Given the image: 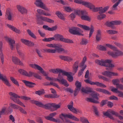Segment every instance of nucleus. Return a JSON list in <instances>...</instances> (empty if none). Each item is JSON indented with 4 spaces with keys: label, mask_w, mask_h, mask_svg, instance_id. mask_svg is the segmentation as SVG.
<instances>
[{
    "label": "nucleus",
    "mask_w": 123,
    "mask_h": 123,
    "mask_svg": "<svg viewBox=\"0 0 123 123\" xmlns=\"http://www.w3.org/2000/svg\"><path fill=\"white\" fill-rule=\"evenodd\" d=\"M18 71L20 74L26 76L31 77L33 76L35 77L38 79H42L41 77L40 76L37 74L31 71H29L28 72L22 69H19Z\"/></svg>",
    "instance_id": "1"
},
{
    "label": "nucleus",
    "mask_w": 123,
    "mask_h": 123,
    "mask_svg": "<svg viewBox=\"0 0 123 123\" xmlns=\"http://www.w3.org/2000/svg\"><path fill=\"white\" fill-rule=\"evenodd\" d=\"M9 95L11 96V99L15 103L24 107H25V105L17 98H20V97L18 96L17 94L14 93L10 92Z\"/></svg>",
    "instance_id": "2"
},
{
    "label": "nucleus",
    "mask_w": 123,
    "mask_h": 123,
    "mask_svg": "<svg viewBox=\"0 0 123 123\" xmlns=\"http://www.w3.org/2000/svg\"><path fill=\"white\" fill-rule=\"evenodd\" d=\"M52 80L56 81L57 80L60 83H61L66 87L69 86V84L67 83V81L63 78L62 76L60 74H58V77L56 79L53 78V79Z\"/></svg>",
    "instance_id": "3"
},
{
    "label": "nucleus",
    "mask_w": 123,
    "mask_h": 123,
    "mask_svg": "<svg viewBox=\"0 0 123 123\" xmlns=\"http://www.w3.org/2000/svg\"><path fill=\"white\" fill-rule=\"evenodd\" d=\"M63 117L64 118H68L77 121H79V119L70 113L68 114L62 113L60 115L59 117L62 120L63 119Z\"/></svg>",
    "instance_id": "4"
},
{
    "label": "nucleus",
    "mask_w": 123,
    "mask_h": 123,
    "mask_svg": "<svg viewBox=\"0 0 123 123\" xmlns=\"http://www.w3.org/2000/svg\"><path fill=\"white\" fill-rule=\"evenodd\" d=\"M121 22L119 21H114L111 22H107L106 23V25L111 27L112 29L115 30L116 28L114 26L115 25H119L121 23Z\"/></svg>",
    "instance_id": "5"
},
{
    "label": "nucleus",
    "mask_w": 123,
    "mask_h": 123,
    "mask_svg": "<svg viewBox=\"0 0 123 123\" xmlns=\"http://www.w3.org/2000/svg\"><path fill=\"white\" fill-rule=\"evenodd\" d=\"M34 4L37 7H40L41 8L47 11H49L48 8L45 6V5L42 1V0H35Z\"/></svg>",
    "instance_id": "6"
},
{
    "label": "nucleus",
    "mask_w": 123,
    "mask_h": 123,
    "mask_svg": "<svg viewBox=\"0 0 123 123\" xmlns=\"http://www.w3.org/2000/svg\"><path fill=\"white\" fill-rule=\"evenodd\" d=\"M55 38L59 39L61 41L65 43H73V42L72 40L64 38L62 35L57 34L55 35Z\"/></svg>",
    "instance_id": "7"
},
{
    "label": "nucleus",
    "mask_w": 123,
    "mask_h": 123,
    "mask_svg": "<svg viewBox=\"0 0 123 123\" xmlns=\"http://www.w3.org/2000/svg\"><path fill=\"white\" fill-rule=\"evenodd\" d=\"M113 50L114 51V52L109 51L108 53L109 55H111L112 57H116L123 55V52L118 50L116 48V50Z\"/></svg>",
    "instance_id": "8"
},
{
    "label": "nucleus",
    "mask_w": 123,
    "mask_h": 123,
    "mask_svg": "<svg viewBox=\"0 0 123 123\" xmlns=\"http://www.w3.org/2000/svg\"><path fill=\"white\" fill-rule=\"evenodd\" d=\"M84 81L86 83L90 84L91 85H96L98 86H99L100 87H106V86L105 85H104L103 83H100L97 81L94 82L90 81L88 79L85 80Z\"/></svg>",
    "instance_id": "9"
},
{
    "label": "nucleus",
    "mask_w": 123,
    "mask_h": 123,
    "mask_svg": "<svg viewBox=\"0 0 123 123\" xmlns=\"http://www.w3.org/2000/svg\"><path fill=\"white\" fill-rule=\"evenodd\" d=\"M56 113L54 112L50 113L49 114L50 116H46L45 117V118L48 120H50L55 122L59 123L60 121L59 119H56L54 118L53 117L56 115Z\"/></svg>",
    "instance_id": "10"
},
{
    "label": "nucleus",
    "mask_w": 123,
    "mask_h": 123,
    "mask_svg": "<svg viewBox=\"0 0 123 123\" xmlns=\"http://www.w3.org/2000/svg\"><path fill=\"white\" fill-rule=\"evenodd\" d=\"M102 74L106 76L109 78H111L112 76H117L118 74L117 73L112 72L109 71H105L102 72Z\"/></svg>",
    "instance_id": "11"
},
{
    "label": "nucleus",
    "mask_w": 123,
    "mask_h": 123,
    "mask_svg": "<svg viewBox=\"0 0 123 123\" xmlns=\"http://www.w3.org/2000/svg\"><path fill=\"white\" fill-rule=\"evenodd\" d=\"M77 26L86 31L90 30V31H94V27L92 25H91L90 28L89 26L86 25H81L80 24H78Z\"/></svg>",
    "instance_id": "12"
},
{
    "label": "nucleus",
    "mask_w": 123,
    "mask_h": 123,
    "mask_svg": "<svg viewBox=\"0 0 123 123\" xmlns=\"http://www.w3.org/2000/svg\"><path fill=\"white\" fill-rule=\"evenodd\" d=\"M71 105H68L67 106L68 108L71 111L76 114L78 112L80 113V111L79 110H76L73 107V101L70 102Z\"/></svg>",
    "instance_id": "13"
},
{
    "label": "nucleus",
    "mask_w": 123,
    "mask_h": 123,
    "mask_svg": "<svg viewBox=\"0 0 123 123\" xmlns=\"http://www.w3.org/2000/svg\"><path fill=\"white\" fill-rule=\"evenodd\" d=\"M123 1V0H111L113 3H115L113 6L112 9L114 10L117 9V7Z\"/></svg>",
    "instance_id": "14"
},
{
    "label": "nucleus",
    "mask_w": 123,
    "mask_h": 123,
    "mask_svg": "<svg viewBox=\"0 0 123 123\" xmlns=\"http://www.w3.org/2000/svg\"><path fill=\"white\" fill-rule=\"evenodd\" d=\"M12 60L13 62L15 64L23 66V63L18 58L14 56H12Z\"/></svg>",
    "instance_id": "15"
},
{
    "label": "nucleus",
    "mask_w": 123,
    "mask_h": 123,
    "mask_svg": "<svg viewBox=\"0 0 123 123\" xmlns=\"http://www.w3.org/2000/svg\"><path fill=\"white\" fill-rule=\"evenodd\" d=\"M6 41H8L9 43V44L10 47L12 50H13L14 48V46L15 44V42L14 40L11 38L6 37Z\"/></svg>",
    "instance_id": "16"
},
{
    "label": "nucleus",
    "mask_w": 123,
    "mask_h": 123,
    "mask_svg": "<svg viewBox=\"0 0 123 123\" xmlns=\"http://www.w3.org/2000/svg\"><path fill=\"white\" fill-rule=\"evenodd\" d=\"M22 81L25 84L26 86L30 88H33L36 85V84L34 83L26 80H22Z\"/></svg>",
    "instance_id": "17"
},
{
    "label": "nucleus",
    "mask_w": 123,
    "mask_h": 123,
    "mask_svg": "<svg viewBox=\"0 0 123 123\" xmlns=\"http://www.w3.org/2000/svg\"><path fill=\"white\" fill-rule=\"evenodd\" d=\"M21 41L23 43L28 46H31L34 45L33 43L26 40L22 39Z\"/></svg>",
    "instance_id": "18"
},
{
    "label": "nucleus",
    "mask_w": 123,
    "mask_h": 123,
    "mask_svg": "<svg viewBox=\"0 0 123 123\" xmlns=\"http://www.w3.org/2000/svg\"><path fill=\"white\" fill-rule=\"evenodd\" d=\"M21 41L23 43L28 46H31L34 45L33 43L26 40L22 39Z\"/></svg>",
    "instance_id": "19"
},
{
    "label": "nucleus",
    "mask_w": 123,
    "mask_h": 123,
    "mask_svg": "<svg viewBox=\"0 0 123 123\" xmlns=\"http://www.w3.org/2000/svg\"><path fill=\"white\" fill-rule=\"evenodd\" d=\"M17 7L18 11L22 14H24L27 12L26 9L23 6L18 5L17 6Z\"/></svg>",
    "instance_id": "20"
},
{
    "label": "nucleus",
    "mask_w": 123,
    "mask_h": 123,
    "mask_svg": "<svg viewBox=\"0 0 123 123\" xmlns=\"http://www.w3.org/2000/svg\"><path fill=\"white\" fill-rule=\"evenodd\" d=\"M109 6H107L103 8L102 7H99L98 13L99 14L103 13L107 11L109 8Z\"/></svg>",
    "instance_id": "21"
},
{
    "label": "nucleus",
    "mask_w": 123,
    "mask_h": 123,
    "mask_svg": "<svg viewBox=\"0 0 123 123\" xmlns=\"http://www.w3.org/2000/svg\"><path fill=\"white\" fill-rule=\"evenodd\" d=\"M2 43L1 42H0V51L1 52L0 53V58L2 63V64H3L4 63V56L2 52Z\"/></svg>",
    "instance_id": "22"
},
{
    "label": "nucleus",
    "mask_w": 123,
    "mask_h": 123,
    "mask_svg": "<svg viewBox=\"0 0 123 123\" xmlns=\"http://www.w3.org/2000/svg\"><path fill=\"white\" fill-rule=\"evenodd\" d=\"M96 90L98 92L103 93H104L108 95H111V93L108 91L104 89H102L100 88H97Z\"/></svg>",
    "instance_id": "23"
},
{
    "label": "nucleus",
    "mask_w": 123,
    "mask_h": 123,
    "mask_svg": "<svg viewBox=\"0 0 123 123\" xmlns=\"http://www.w3.org/2000/svg\"><path fill=\"white\" fill-rule=\"evenodd\" d=\"M88 8L94 12L98 11H99V7H95V6L92 4L90 3Z\"/></svg>",
    "instance_id": "24"
},
{
    "label": "nucleus",
    "mask_w": 123,
    "mask_h": 123,
    "mask_svg": "<svg viewBox=\"0 0 123 123\" xmlns=\"http://www.w3.org/2000/svg\"><path fill=\"white\" fill-rule=\"evenodd\" d=\"M37 12L40 14L46 16H50L51 15L50 13L48 12L45 13L44 11L42 9H37Z\"/></svg>",
    "instance_id": "25"
},
{
    "label": "nucleus",
    "mask_w": 123,
    "mask_h": 123,
    "mask_svg": "<svg viewBox=\"0 0 123 123\" xmlns=\"http://www.w3.org/2000/svg\"><path fill=\"white\" fill-rule=\"evenodd\" d=\"M79 63V61L76 62L73 66V71L74 73H76L77 71L78 68V64Z\"/></svg>",
    "instance_id": "26"
},
{
    "label": "nucleus",
    "mask_w": 123,
    "mask_h": 123,
    "mask_svg": "<svg viewBox=\"0 0 123 123\" xmlns=\"http://www.w3.org/2000/svg\"><path fill=\"white\" fill-rule=\"evenodd\" d=\"M29 66L32 68L38 70H42L43 69V68L41 67L36 64H29Z\"/></svg>",
    "instance_id": "27"
},
{
    "label": "nucleus",
    "mask_w": 123,
    "mask_h": 123,
    "mask_svg": "<svg viewBox=\"0 0 123 123\" xmlns=\"http://www.w3.org/2000/svg\"><path fill=\"white\" fill-rule=\"evenodd\" d=\"M1 80L4 82V83L7 86H11L10 84L9 83L8 80L7 79L6 76H4L1 79Z\"/></svg>",
    "instance_id": "28"
},
{
    "label": "nucleus",
    "mask_w": 123,
    "mask_h": 123,
    "mask_svg": "<svg viewBox=\"0 0 123 123\" xmlns=\"http://www.w3.org/2000/svg\"><path fill=\"white\" fill-rule=\"evenodd\" d=\"M74 12L75 14L79 15H86L87 13L85 11H80L79 10L75 11Z\"/></svg>",
    "instance_id": "29"
},
{
    "label": "nucleus",
    "mask_w": 123,
    "mask_h": 123,
    "mask_svg": "<svg viewBox=\"0 0 123 123\" xmlns=\"http://www.w3.org/2000/svg\"><path fill=\"white\" fill-rule=\"evenodd\" d=\"M92 89L90 87H87L86 88H83L81 89V91L83 92L87 93L92 92Z\"/></svg>",
    "instance_id": "30"
},
{
    "label": "nucleus",
    "mask_w": 123,
    "mask_h": 123,
    "mask_svg": "<svg viewBox=\"0 0 123 123\" xmlns=\"http://www.w3.org/2000/svg\"><path fill=\"white\" fill-rule=\"evenodd\" d=\"M56 15L60 19L63 20H65V18L63 14L59 11H57L55 13Z\"/></svg>",
    "instance_id": "31"
},
{
    "label": "nucleus",
    "mask_w": 123,
    "mask_h": 123,
    "mask_svg": "<svg viewBox=\"0 0 123 123\" xmlns=\"http://www.w3.org/2000/svg\"><path fill=\"white\" fill-rule=\"evenodd\" d=\"M47 46L50 47L55 48V49L57 47H59L62 46L60 44H47Z\"/></svg>",
    "instance_id": "32"
},
{
    "label": "nucleus",
    "mask_w": 123,
    "mask_h": 123,
    "mask_svg": "<svg viewBox=\"0 0 123 123\" xmlns=\"http://www.w3.org/2000/svg\"><path fill=\"white\" fill-rule=\"evenodd\" d=\"M31 102L32 103L35 104L37 106L43 108V104L42 103L34 100H32Z\"/></svg>",
    "instance_id": "33"
},
{
    "label": "nucleus",
    "mask_w": 123,
    "mask_h": 123,
    "mask_svg": "<svg viewBox=\"0 0 123 123\" xmlns=\"http://www.w3.org/2000/svg\"><path fill=\"white\" fill-rule=\"evenodd\" d=\"M110 111H108V110L106 112H103V114L105 116H106L111 119H114V118L110 114Z\"/></svg>",
    "instance_id": "34"
},
{
    "label": "nucleus",
    "mask_w": 123,
    "mask_h": 123,
    "mask_svg": "<svg viewBox=\"0 0 123 123\" xmlns=\"http://www.w3.org/2000/svg\"><path fill=\"white\" fill-rule=\"evenodd\" d=\"M95 62L99 65L105 66V61L103 60H96L95 61Z\"/></svg>",
    "instance_id": "35"
},
{
    "label": "nucleus",
    "mask_w": 123,
    "mask_h": 123,
    "mask_svg": "<svg viewBox=\"0 0 123 123\" xmlns=\"http://www.w3.org/2000/svg\"><path fill=\"white\" fill-rule=\"evenodd\" d=\"M44 97L46 98H53L58 97L56 94H46L44 95Z\"/></svg>",
    "instance_id": "36"
},
{
    "label": "nucleus",
    "mask_w": 123,
    "mask_h": 123,
    "mask_svg": "<svg viewBox=\"0 0 123 123\" xmlns=\"http://www.w3.org/2000/svg\"><path fill=\"white\" fill-rule=\"evenodd\" d=\"M52 107H53L55 109V110H52V111L57 110V109L60 108L61 105V103H59L57 104L55 103H52Z\"/></svg>",
    "instance_id": "37"
},
{
    "label": "nucleus",
    "mask_w": 123,
    "mask_h": 123,
    "mask_svg": "<svg viewBox=\"0 0 123 123\" xmlns=\"http://www.w3.org/2000/svg\"><path fill=\"white\" fill-rule=\"evenodd\" d=\"M86 100L87 101L96 104L99 103V102L97 100H94V99L91 98H86Z\"/></svg>",
    "instance_id": "38"
},
{
    "label": "nucleus",
    "mask_w": 123,
    "mask_h": 123,
    "mask_svg": "<svg viewBox=\"0 0 123 123\" xmlns=\"http://www.w3.org/2000/svg\"><path fill=\"white\" fill-rule=\"evenodd\" d=\"M70 33L73 34L83 36V35L82 33L83 31H69Z\"/></svg>",
    "instance_id": "39"
},
{
    "label": "nucleus",
    "mask_w": 123,
    "mask_h": 123,
    "mask_svg": "<svg viewBox=\"0 0 123 123\" xmlns=\"http://www.w3.org/2000/svg\"><path fill=\"white\" fill-rule=\"evenodd\" d=\"M64 9L65 11L68 12H70L75 10L74 9L72 8L69 6H64Z\"/></svg>",
    "instance_id": "40"
},
{
    "label": "nucleus",
    "mask_w": 123,
    "mask_h": 123,
    "mask_svg": "<svg viewBox=\"0 0 123 123\" xmlns=\"http://www.w3.org/2000/svg\"><path fill=\"white\" fill-rule=\"evenodd\" d=\"M52 103H49L43 105V108L46 109H49L52 107Z\"/></svg>",
    "instance_id": "41"
},
{
    "label": "nucleus",
    "mask_w": 123,
    "mask_h": 123,
    "mask_svg": "<svg viewBox=\"0 0 123 123\" xmlns=\"http://www.w3.org/2000/svg\"><path fill=\"white\" fill-rule=\"evenodd\" d=\"M92 93L91 94L92 96L95 98H96L98 100V96L99 95V94L94 91H92Z\"/></svg>",
    "instance_id": "42"
},
{
    "label": "nucleus",
    "mask_w": 123,
    "mask_h": 123,
    "mask_svg": "<svg viewBox=\"0 0 123 123\" xmlns=\"http://www.w3.org/2000/svg\"><path fill=\"white\" fill-rule=\"evenodd\" d=\"M61 45L62 46L61 47L56 48V51L58 53H61L62 52L65 53L67 51H65L64 49L61 48L62 47V46L61 44Z\"/></svg>",
    "instance_id": "43"
},
{
    "label": "nucleus",
    "mask_w": 123,
    "mask_h": 123,
    "mask_svg": "<svg viewBox=\"0 0 123 123\" xmlns=\"http://www.w3.org/2000/svg\"><path fill=\"white\" fill-rule=\"evenodd\" d=\"M10 78L11 80L13 83L18 86H19V84L18 81L14 78L12 77H11Z\"/></svg>",
    "instance_id": "44"
},
{
    "label": "nucleus",
    "mask_w": 123,
    "mask_h": 123,
    "mask_svg": "<svg viewBox=\"0 0 123 123\" xmlns=\"http://www.w3.org/2000/svg\"><path fill=\"white\" fill-rule=\"evenodd\" d=\"M9 105L11 108L15 109H18L20 108L19 106L12 103H10Z\"/></svg>",
    "instance_id": "45"
},
{
    "label": "nucleus",
    "mask_w": 123,
    "mask_h": 123,
    "mask_svg": "<svg viewBox=\"0 0 123 123\" xmlns=\"http://www.w3.org/2000/svg\"><path fill=\"white\" fill-rule=\"evenodd\" d=\"M59 73L60 74V73H62V74L63 75L66 76H67L69 74V73L68 72L61 69H59Z\"/></svg>",
    "instance_id": "46"
},
{
    "label": "nucleus",
    "mask_w": 123,
    "mask_h": 123,
    "mask_svg": "<svg viewBox=\"0 0 123 123\" xmlns=\"http://www.w3.org/2000/svg\"><path fill=\"white\" fill-rule=\"evenodd\" d=\"M75 85L76 86V88L80 90L81 86V83L77 81L75 82Z\"/></svg>",
    "instance_id": "47"
},
{
    "label": "nucleus",
    "mask_w": 123,
    "mask_h": 123,
    "mask_svg": "<svg viewBox=\"0 0 123 123\" xmlns=\"http://www.w3.org/2000/svg\"><path fill=\"white\" fill-rule=\"evenodd\" d=\"M112 82L114 85H116L117 86L118 84H119V83H120V79H113L112 80Z\"/></svg>",
    "instance_id": "48"
},
{
    "label": "nucleus",
    "mask_w": 123,
    "mask_h": 123,
    "mask_svg": "<svg viewBox=\"0 0 123 123\" xmlns=\"http://www.w3.org/2000/svg\"><path fill=\"white\" fill-rule=\"evenodd\" d=\"M80 120L82 123H90L87 119L84 117H80Z\"/></svg>",
    "instance_id": "49"
},
{
    "label": "nucleus",
    "mask_w": 123,
    "mask_h": 123,
    "mask_svg": "<svg viewBox=\"0 0 123 123\" xmlns=\"http://www.w3.org/2000/svg\"><path fill=\"white\" fill-rule=\"evenodd\" d=\"M35 93L36 94L40 95L42 94H44L45 92L44 90L43 89L41 90L36 91L35 92Z\"/></svg>",
    "instance_id": "50"
},
{
    "label": "nucleus",
    "mask_w": 123,
    "mask_h": 123,
    "mask_svg": "<svg viewBox=\"0 0 123 123\" xmlns=\"http://www.w3.org/2000/svg\"><path fill=\"white\" fill-rule=\"evenodd\" d=\"M106 17V15L102 13L100 14V15H98L97 16V18L99 20H101L105 18Z\"/></svg>",
    "instance_id": "51"
},
{
    "label": "nucleus",
    "mask_w": 123,
    "mask_h": 123,
    "mask_svg": "<svg viewBox=\"0 0 123 123\" xmlns=\"http://www.w3.org/2000/svg\"><path fill=\"white\" fill-rule=\"evenodd\" d=\"M85 15H82V16L81 17V19L82 20L90 21V18L88 16Z\"/></svg>",
    "instance_id": "52"
},
{
    "label": "nucleus",
    "mask_w": 123,
    "mask_h": 123,
    "mask_svg": "<svg viewBox=\"0 0 123 123\" xmlns=\"http://www.w3.org/2000/svg\"><path fill=\"white\" fill-rule=\"evenodd\" d=\"M86 67V65H85L84 67H83L82 69L79 71L78 74V76H80L82 74L83 71Z\"/></svg>",
    "instance_id": "53"
},
{
    "label": "nucleus",
    "mask_w": 123,
    "mask_h": 123,
    "mask_svg": "<svg viewBox=\"0 0 123 123\" xmlns=\"http://www.w3.org/2000/svg\"><path fill=\"white\" fill-rule=\"evenodd\" d=\"M101 34L100 31H98L96 36V39L97 41H99L101 39Z\"/></svg>",
    "instance_id": "54"
},
{
    "label": "nucleus",
    "mask_w": 123,
    "mask_h": 123,
    "mask_svg": "<svg viewBox=\"0 0 123 123\" xmlns=\"http://www.w3.org/2000/svg\"><path fill=\"white\" fill-rule=\"evenodd\" d=\"M6 107H3L1 111H0V118L1 115H5L6 114Z\"/></svg>",
    "instance_id": "55"
},
{
    "label": "nucleus",
    "mask_w": 123,
    "mask_h": 123,
    "mask_svg": "<svg viewBox=\"0 0 123 123\" xmlns=\"http://www.w3.org/2000/svg\"><path fill=\"white\" fill-rule=\"evenodd\" d=\"M7 26L12 31H19L14 27L9 24L7 25Z\"/></svg>",
    "instance_id": "56"
},
{
    "label": "nucleus",
    "mask_w": 123,
    "mask_h": 123,
    "mask_svg": "<svg viewBox=\"0 0 123 123\" xmlns=\"http://www.w3.org/2000/svg\"><path fill=\"white\" fill-rule=\"evenodd\" d=\"M97 48L98 49L100 50L105 51L106 50V48L104 46L101 45H98L97 46Z\"/></svg>",
    "instance_id": "57"
},
{
    "label": "nucleus",
    "mask_w": 123,
    "mask_h": 123,
    "mask_svg": "<svg viewBox=\"0 0 123 123\" xmlns=\"http://www.w3.org/2000/svg\"><path fill=\"white\" fill-rule=\"evenodd\" d=\"M53 85V86L56 87L59 89H60V88L59 86L57 84L55 83L51 82H50V84H47V85Z\"/></svg>",
    "instance_id": "58"
},
{
    "label": "nucleus",
    "mask_w": 123,
    "mask_h": 123,
    "mask_svg": "<svg viewBox=\"0 0 123 123\" xmlns=\"http://www.w3.org/2000/svg\"><path fill=\"white\" fill-rule=\"evenodd\" d=\"M80 29L77 27H73L71 28H69L68 31H79Z\"/></svg>",
    "instance_id": "59"
},
{
    "label": "nucleus",
    "mask_w": 123,
    "mask_h": 123,
    "mask_svg": "<svg viewBox=\"0 0 123 123\" xmlns=\"http://www.w3.org/2000/svg\"><path fill=\"white\" fill-rule=\"evenodd\" d=\"M106 67V70H110L111 69V68H113L114 67V65L112 64H109L107 66H105Z\"/></svg>",
    "instance_id": "60"
},
{
    "label": "nucleus",
    "mask_w": 123,
    "mask_h": 123,
    "mask_svg": "<svg viewBox=\"0 0 123 123\" xmlns=\"http://www.w3.org/2000/svg\"><path fill=\"white\" fill-rule=\"evenodd\" d=\"M90 3L82 0V4L88 7Z\"/></svg>",
    "instance_id": "61"
},
{
    "label": "nucleus",
    "mask_w": 123,
    "mask_h": 123,
    "mask_svg": "<svg viewBox=\"0 0 123 123\" xmlns=\"http://www.w3.org/2000/svg\"><path fill=\"white\" fill-rule=\"evenodd\" d=\"M110 88L111 89V91L114 92H115L116 93H117L118 92H119V91L118 90L117 88H116L113 86H111Z\"/></svg>",
    "instance_id": "62"
},
{
    "label": "nucleus",
    "mask_w": 123,
    "mask_h": 123,
    "mask_svg": "<svg viewBox=\"0 0 123 123\" xmlns=\"http://www.w3.org/2000/svg\"><path fill=\"white\" fill-rule=\"evenodd\" d=\"M54 37H50L48 38H45L43 39V41L45 42H49L54 40Z\"/></svg>",
    "instance_id": "63"
},
{
    "label": "nucleus",
    "mask_w": 123,
    "mask_h": 123,
    "mask_svg": "<svg viewBox=\"0 0 123 123\" xmlns=\"http://www.w3.org/2000/svg\"><path fill=\"white\" fill-rule=\"evenodd\" d=\"M59 69H53L50 70L49 71L54 73H58L59 72Z\"/></svg>",
    "instance_id": "64"
}]
</instances>
